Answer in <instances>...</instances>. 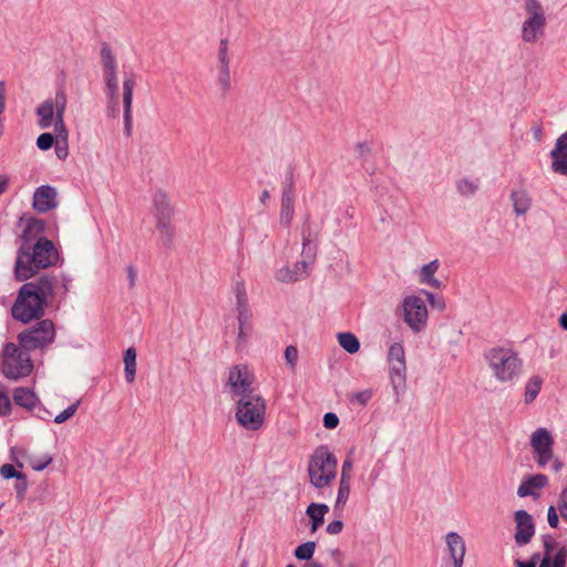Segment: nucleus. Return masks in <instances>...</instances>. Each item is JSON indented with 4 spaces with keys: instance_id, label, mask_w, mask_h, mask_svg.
Returning a JSON list of instances; mask_svg holds the SVG:
<instances>
[{
    "instance_id": "obj_1",
    "label": "nucleus",
    "mask_w": 567,
    "mask_h": 567,
    "mask_svg": "<svg viewBox=\"0 0 567 567\" xmlns=\"http://www.w3.org/2000/svg\"><path fill=\"white\" fill-rule=\"evenodd\" d=\"M45 224L42 219L30 218L21 236L22 244L17 252L16 278L20 281L32 278L39 270L52 266L58 260L53 243L44 237Z\"/></svg>"
},
{
    "instance_id": "obj_2",
    "label": "nucleus",
    "mask_w": 567,
    "mask_h": 567,
    "mask_svg": "<svg viewBox=\"0 0 567 567\" xmlns=\"http://www.w3.org/2000/svg\"><path fill=\"white\" fill-rule=\"evenodd\" d=\"M55 277L43 275L22 285L11 308L12 317L22 323L42 318L48 300L55 295Z\"/></svg>"
},
{
    "instance_id": "obj_3",
    "label": "nucleus",
    "mask_w": 567,
    "mask_h": 567,
    "mask_svg": "<svg viewBox=\"0 0 567 567\" xmlns=\"http://www.w3.org/2000/svg\"><path fill=\"white\" fill-rule=\"evenodd\" d=\"M338 461L329 447L318 446L308 462L309 483L317 489H326L337 477Z\"/></svg>"
},
{
    "instance_id": "obj_4",
    "label": "nucleus",
    "mask_w": 567,
    "mask_h": 567,
    "mask_svg": "<svg viewBox=\"0 0 567 567\" xmlns=\"http://www.w3.org/2000/svg\"><path fill=\"white\" fill-rule=\"evenodd\" d=\"M266 400L258 392L235 401L236 422L246 431H259L266 420Z\"/></svg>"
},
{
    "instance_id": "obj_5",
    "label": "nucleus",
    "mask_w": 567,
    "mask_h": 567,
    "mask_svg": "<svg viewBox=\"0 0 567 567\" xmlns=\"http://www.w3.org/2000/svg\"><path fill=\"white\" fill-rule=\"evenodd\" d=\"M488 368L495 379L502 383L512 382L518 378L523 361L516 352L511 349L495 348L486 354Z\"/></svg>"
},
{
    "instance_id": "obj_6",
    "label": "nucleus",
    "mask_w": 567,
    "mask_h": 567,
    "mask_svg": "<svg viewBox=\"0 0 567 567\" xmlns=\"http://www.w3.org/2000/svg\"><path fill=\"white\" fill-rule=\"evenodd\" d=\"M1 358V371L7 379L17 381L30 375L33 370L29 350H24L20 344L7 343L2 350Z\"/></svg>"
},
{
    "instance_id": "obj_7",
    "label": "nucleus",
    "mask_w": 567,
    "mask_h": 567,
    "mask_svg": "<svg viewBox=\"0 0 567 567\" xmlns=\"http://www.w3.org/2000/svg\"><path fill=\"white\" fill-rule=\"evenodd\" d=\"M544 555L534 554L528 561L516 560V567H566L567 547L549 535L542 537Z\"/></svg>"
},
{
    "instance_id": "obj_8",
    "label": "nucleus",
    "mask_w": 567,
    "mask_h": 567,
    "mask_svg": "<svg viewBox=\"0 0 567 567\" xmlns=\"http://www.w3.org/2000/svg\"><path fill=\"white\" fill-rule=\"evenodd\" d=\"M255 377L246 364H237L229 369L226 389L230 399L235 402L240 398H248L258 393L254 386Z\"/></svg>"
},
{
    "instance_id": "obj_9",
    "label": "nucleus",
    "mask_w": 567,
    "mask_h": 567,
    "mask_svg": "<svg viewBox=\"0 0 567 567\" xmlns=\"http://www.w3.org/2000/svg\"><path fill=\"white\" fill-rule=\"evenodd\" d=\"M389 378L393 391L399 400L406 386V360L404 347L400 342H394L388 350Z\"/></svg>"
},
{
    "instance_id": "obj_10",
    "label": "nucleus",
    "mask_w": 567,
    "mask_h": 567,
    "mask_svg": "<svg viewBox=\"0 0 567 567\" xmlns=\"http://www.w3.org/2000/svg\"><path fill=\"white\" fill-rule=\"evenodd\" d=\"M55 329L50 319L39 321L33 327L18 334L19 343L24 350L43 349L54 341Z\"/></svg>"
},
{
    "instance_id": "obj_11",
    "label": "nucleus",
    "mask_w": 567,
    "mask_h": 567,
    "mask_svg": "<svg viewBox=\"0 0 567 567\" xmlns=\"http://www.w3.org/2000/svg\"><path fill=\"white\" fill-rule=\"evenodd\" d=\"M525 10L527 18L522 24V40L526 43H535L545 31V11L538 0H525Z\"/></svg>"
},
{
    "instance_id": "obj_12",
    "label": "nucleus",
    "mask_w": 567,
    "mask_h": 567,
    "mask_svg": "<svg viewBox=\"0 0 567 567\" xmlns=\"http://www.w3.org/2000/svg\"><path fill=\"white\" fill-rule=\"evenodd\" d=\"M401 308L403 321L414 333H420L425 330L429 312L422 298L408 296L403 299Z\"/></svg>"
},
{
    "instance_id": "obj_13",
    "label": "nucleus",
    "mask_w": 567,
    "mask_h": 567,
    "mask_svg": "<svg viewBox=\"0 0 567 567\" xmlns=\"http://www.w3.org/2000/svg\"><path fill=\"white\" fill-rule=\"evenodd\" d=\"M530 446L539 467H545L554 457V437L545 427H539L530 435Z\"/></svg>"
},
{
    "instance_id": "obj_14",
    "label": "nucleus",
    "mask_w": 567,
    "mask_h": 567,
    "mask_svg": "<svg viewBox=\"0 0 567 567\" xmlns=\"http://www.w3.org/2000/svg\"><path fill=\"white\" fill-rule=\"evenodd\" d=\"M101 63L106 90L112 99L116 97L118 91L116 59L109 44L101 47Z\"/></svg>"
},
{
    "instance_id": "obj_15",
    "label": "nucleus",
    "mask_w": 567,
    "mask_h": 567,
    "mask_svg": "<svg viewBox=\"0 0 567 567\" xmlns=\"http://www.w3.org/2000/svg\"><path fill=\"white\" fill-rule=\"evenodd\" d=\"M311 254L309 259H302L293 265L282 266L275 272V279L280 284H295L309 277L311 272Z\"/></svg>"
},
{
    "instance_id": "obj_16",
    "label": "nucleus",
    "mask_w": 567,
    "mask_h": 567,
    "mask_svg": "<svg viewBox=\"0 0 567 567\" xmlns=\"http://www.w3.org/2000/svg\"><path fill=\"white\" fill-rule=\"evenodd\" d=\"M515 523L516 544L519 546L528 544L535 534V525L532 515L524 509H519L515 513Z\"/></svg>"
},
{
    "instance_id": "obj_17",
    "label": "nucleus",
    "mask_w": 567,
    "mask_h": 567,
    "mask_svg": "<svg viewBox=\"0 0 567 567\" xmlns=\"http://www.w3.org/2000/svg\"><path fill=\"white\" fill-rule=\"evenodd\" d=\"M56 189L49 185L38 187L33 194V208L39 213H47L56 207Z\"/></svg>"
},
{
    "instance_id": "obj_18",
    "label": "nucleus",
    "mask_w": 567,
    "mask_h": 567,
    "mask_svg": "<svg viewBox=\"0 0 567 567\" xmlns=\"http://www.w3.org/2000/svg\"><path fill=\"white\" fill-rule=\"evenodd\" d=\"M152 214L155 220L172 219L174 210L171 198L164 189H156L152 199Z\"/></svg>"
},
{
    "instance_id": "obj_19",
    "label": "nucleus",
    "mask_w": 567,
    "mask_h": 567,
    "mask_svg": "<svg viewBox=\"0 0 567 567\" xmlns=\"http://www.w3.org/2000/svg\"><path fill=\"white\" fill-rule=\"evenodd\" d=\"M68 104V95L63 87L56 90V113L54 132L56 134L58 142L68 141V130L64 124V112Z\"/></svg>"
},
{
    "instance_id": "obj_20",
    "label": "nucleus",
    "mask_w": 567,
    "mask_h": 567,
    "mask_svg": "<svg viewBox=\"0 0 567 567\" xmlns=\"http://www.w3.org/2000/svg\"><path fill=\"white\" fill-rule=\"evenodd\" d=\"M551 168L555 173L567 176V133L558 137L555 148L550 152Z\"/></svg>"
},
{
    "instance_id": "obj_21",
    "label": "nucleus",
    "mask_w": 567,
    "mask_h": 567,
    "mask_svg": "<svg viewBox=\"0 0 567 567\" xmlns=\"http://www.w3.org/2000/svg\"><path fill=\"white\" fill-rule=\"evenodd\" d=\"M135 87V79L133 75L125 76L123 81V106H124V125L127 135L132 130V102L133 91Z\"/></svg>"
},
{
    "instance_id": "obj_22",
    "label": "nucleus",
    "mask_w": 567,
    "mask_h": 567,
    "mask_svg": "<svg viewBox=\"0 0 567 567\" xmlns=\"http://www.w3.org/2000/svg\"><path fill=\"white\" fill-rule=\"evenodd\" d=\"M548 484V477L544 474H535L525 478L517 488L519 497H539V491Z\"/></svg>"
},
{
    "instance_id": "obj_23",
    "label": "nucleus",
    "mask_w": 567,
    "mask_h": 567,
    "mask_svg": "<svg viewBox=\"0 0 567 567\" xmlns=\"http://www.w3.org/2000/svg\"><path fill=\"white\" fill-rule=\"evenodd\" d=\"M295 189L291 183L286 185L281 195L280 223L289 227L295 215Z\"/></svg>"
},
{
    "instance_id": "obj_24",
    "label": "nucleus",
    "mask_w": 567,
    "mask_h": 567,
    "mask_svg": "<svg viewBox=\"0 0 567 567\" xmlns=\"http://www.w3.org/2000/svg\"><path fill=\"white\" fill-rule=\"evenodd\" d=\"M55 113L56 94L53 99L45 100L37 106L35 114L38 116V126L40 128H49L53 123H55Z\"/></svg>"
},
{
    "instance_id": "obj_25",
    "label": "nucleus",
    "mask_w": 567,
    "mask_h": 567,
    "mask_svg": "<svg viewBox=\"0 0 567 567\" xmlns=\"http://www.w3.org/2000/svg\"><path fill=\"white\" fill-rule=\"evenodd\" d=\"M446 547L452 560L465 558L466 545L463 537L456 532H450L445 536Z\"/></svg>"
},
{
    "instance_id": "obj_26",
    "label": "nucleus",
    "mask_w": 567,
    "mask_h": 567,
    "mask_svg": "<svg viewBox=\"0 0 567 567\" xmlns=\"http://www.w3.org/2000/svg\"><path fill=\"white\" fill-rule=\"evenodd\" d=\"M13 402L29 411L33 410L39 403V398L37 394L29 388L20 386L14 389L13 391Z\"/></svg>"
},
{
    "instance_id": "obj_27",
    "label": "nucleus",
    "mask_w": 567,
    "mask_h": 567,
    "mask_svg": "<svg viewBox=\"0 0 567 567\" xmlns=\"http://www.w3.org/2000/svg\"><path fill=\"white\" fill-rule=\"evenodd\" d=\"M155 229L158 244L165 248L171 247L175 237V227L172 219L156 220Z\"/></svg>"
},
{
    "instance_id": "obj_28",
    "label": "nucleus",
    "mask_w": 567,
    "mask_h": 567,
    "mask_svg": "<svg viewBox=\"0 0 567 567\" xmlns=\"http://www.w3.org/2000/svg\"><path fill=\"white\" fill-rule=\"evenodd\" d=\"M514 212L517 216L525 215L532 206V198L525 189H517L511 193Z\"/></svg>"
},
{
    "instance_id": "obj_29",
    "label": "nucleus",
    "mask_w": 567,
    "mask_h": 567,
    "mask_svg": "<svg viewBox=\"0 0 567 567\" xmlns=\"http://www.w3.org/2000/svg\"><path fill=\"white\" fill-rule=\"evenodd\" d=\"M329 512L326 504L311 503L306 509L307 516L311 519V532L315 533L324 520V515Z\"/></svg>"
},
{
    "instance_id": "obj_30",
    "label": "nucleus",
    "mask_w": 567,
    "mask_h": 567,
    "mask_svg": "<svg viewBox=\"0 0 567 567\" xmlns=\"http://www.w3.org/2000/svg\"><path fill=\"white\" fill-rule=\"evenodd\" d=\"M123 361L125 380L127 381V383H132L134 382L136 374V351L133 347L126 349Z\"/></svg>"
},
{
    "instance_id": "obj_31",
    "label": "nucleus",
    "mask_w": 567,
    "mask_h": 567,
    "mask_svg": "<svg viewBox=\"0 0 567 567\" xmlns=\"http://www.w3.org/2000/svg\"><path fill=\"white\" fill-rule=\"evenodd\" d=\"M234 291L236 296L237 312L240 313L244 319H246L247 313H250V310L244 282L237 281L235 284Z\"/></svg>"
},
{
    "instance_id": "obj_32",
    "label": "nucleus",
    "mask_w": 567,
    "mask_h": 567,
    "mask_svg": "<svg viewBox=\"0 0 567 567\" xmlns=\"http://www.w3.org/2000/svg\"><path fill=\"white\" fill-rule=\"evenodd\" d=\"M437 269H439L437 260H433V261L424 265L420 271L421 282L427 284V285L432 286L433 288H439L440 281L436 278H434V274L437 271Z\"/></svg>"
},
{
    "instance_id": "obj_33",
    "label": "nucleus",
    "mask_w": 567,
    "mask_h": 567,
    "mask_svg": "<svg viewBox=\"0 0 567 567\" xmlns=\"http://www.w3.org/2000/svg\"><path fill=\"white\" fill-rule=\"evenodd\" d=\"M338 342L342 349L353 354L359 351L360 342L359 339L351 332H340L337 336Z\"/></svg>"
},
{
    "instance_id": "obj_34",
    "label": "nucleus",
    "mask_w": 567,
    "mask_h": 567,
    "mask_svg": "<svg viewBox=\"0 0 567 567\" xmlns=\"http://www.w3.org/2000/svg\"><path fill=\"white\" fill-rule=\"evenodd\" d=\"M350 482L351 481H347L344 475L340 477L334 509H342L344 507L350 495Z\"/></svg>"
},
{
    "instance_id": "obj_35",
    "label": "nucleus",
    "mask_w": 567,
    "mask_h": 567,
    "mask_svg": "<svg viewBox=\"0 0 567 567\" xmlns=\"http://www.w3.org/2000/svg\"><path fill=\"white\" fill-rule=\"evenodd\" d=\"M238 319V333H237V343L244 344L247 342L250 331H251V313H247V318L244 319L240 313L237 316Z\"/></svg>"
},
{
    "instance_id": "obj_36",
    "label": "nucleus",
    "mask_w": 567,
    "mask_h": 567,
    "mask_svg": "<svg viewBox=\"0 0 567 567\" xmlns=\"http://www.w3.org/2000/svg\"><path fill=\"white\" fill-rule=\"evenodd\" d=\"M542 386V381L538 377L532 378L527 385L525 391V402L530 403L533 402L536 396L538 395Z\"/></svg>"
},
{
    "instance_id": "obj_37",
    "label": "nucleus",
    "mask_w": 567,
    "mask_h": 567,
    "mask_svg": "<svg viewBox=\"0 0 567 567\" xmlns=\"http://www.w3.org/2000/svg\"><path fill=\"white\" fill-rule=\"evenodd\" d=\"M309 252L311 254V262L313 264L316 257V245H312L310 231L302 230V259H309Z\"/></svg>"
},
{
    "instance_id": "obj_38",
    "label": "nucleus",
    "mask_w": 567,
    "mask_h": 567,
    "mask_svg": "<svg viewBox=\"0 0 567 567\" xmlns=\"http://www.w3.org/2000/svg\"><path fill=\"white\" fill-rule=\"evenodd\" d=\"M315 549V542H306L295 549V556L300 560H309L313 556Z\"/></svg>"
},
{
    "instance_id": "obj_39",
    "label": "nucleus",
    "mask_w": 567,
    "mask_h": 567,
    "mask_svg": "<svg viewBox=\"0 0 567 567\" xmlns=\"http://www.w3.org/2000/svg\"><path fill=\"white\" fill-rule=\"evenodd\" d=\"M218 69V84L223 92H227L230 89V71L228 65H217Z\"/></svg>"
},
{
    "instance_id": "obj_40",
    "label": "nucleus",
    "mask_w": 567,
    "mask_h": 567,
    "mask_svg": "<svg viewBox=\"0 0 567 567\" xmlns=\"http://www.w3.org/2000/svg\"><path fill=\"white\" fill-rule=\"evenodd\" d=\"M456 188L462 196H471L476 193L478 186L471 179L462 178L456 183Z\"/></svg>"
},
{
    "instance_id": "obj_41",
    "label": "nucleus",
    "mask_w": 567,
    "mask_h": 567,
    "mask_svg": "<svg viewBox=\"0 0 567 567\" xmlns=\"http://www.w3.org/2000/svg\"><path fill=\"white\" fill-rule=\"evenodd\" d=\"M79 406H80V401H76L75 403L71 404L65 410H63L61 413L55 415L54 422L56 424H62V423L66 422L69 419H71L76 413Z\"/></svg>"
},
{
    "instance_id": "obj_42",
    "label": "nucleus",
    "mask_w": 567,
    "mask_h": 567,
    "mask_svg": "<svg viewBox=\"0 0 567 567\" xmlns=\"http://www.w3.org/2000/svg\"><path fill=\"white\" fill-rule=\"evenodd\" d=\"M298 359V349L295 346H288L285 350V360L292 371L296 369Z\"/></svg>"
},
{
    "instance_id": "obj_43",
    "label": "nucleus",
    "mask_w": 567,
    "mask_h": 567,
    "mask_svg": "<svg viewBox=\"0 0 567 567\" xmlns=\"http://www.w3.org/2000/svg\"><path fill=\"white\" fill-rule=\"evenodd\" d=\"M218 65H228L229 56H228V41L226 39L220 40L218 47Z\"/></svg>"
},
{
    "instance_id": "obj_44",
    "label": "nucleus",
    "mask_w": 567,
    "mask_h": 567,
    "mask_svg": "<svg viewBox=\"0 0 567 567\" xmlns=\"http://www.w3.org/2000/svg\"><path fill=\"white\" fill-rule=\"evenodd\" d=\"M22 474L21 472H18L13 465L11 464H3L1 467H0V475L6 478V480H10V478H21L22 477Z\"/></svg>"
},
{
    "instance_id": "obj_45",
    "label": "nucleus",
    "mask_w": 567,
    "mask_h": 567,
    "mask_svg": "<svg viewBox=\"0 0 567 567\" xmlns=\"http://www.w3.org/2000/svg\"><path fill=\"white\" fill-rule=\"evenodd\" d=\"M54 142L53 135L51 133H42L37 138V146L41 151H47L52 147Z\"/></svg>"
},
{
    "instance_id": "obj_46",
    "label": "nucleus",
    "mask_w": 567,
    "mask_h": 567,
    "mask_svg": "<svg viewBox=\"0 0 567 567\" xmlns=\"http://www.w3.org/2000/svg\"><path fill=\"white\" fill-rule=\"evenodd\" d=\"M372 390L367 389L351 395V401L364 406L372 398Z\"/></svg>"
},
{
    "instance_id": "obj_47",
    "label": "nucleus",
    "mask_w": 567,
    "mask_h": 567,
    "mask_svg": "<svg viewBox=\"0 0 567 567\" xmlns=\"http://www.w3.org/2000/svg\"><path fill=\"white\" fill-rule=\"evenodd\" d=\"M558 512L564 520L567 522V486L561 491L557 501Z\"/></svg>"
},
{
    "instance_id": "obj_48",
    "label": "nucleus",
    "mask_w": 567,
    "mask_h": 567,
    "mask_svg": "<svg viewBox=\"0 0 567 567\" xmlns=\"http://www.w3.org/2000/svg\"><path fill=\"white\" fill-rule=\"evenodd\" d=\"M17 480L18 481L14 484V489H16V493H17V497L19 499H23L29 484H28V481H27V477H25L24 474H22L21 478H17Z\"/></svg>"
},
{
    "instance_id": "obj_49",
    "label": "nucleus",
    "mask_w": 567,
    "mask_h": 567,
    "mask_svg": "<svg viewBox=\"0 0 567 567\" xmlns=\"http://www.w3.org/2000/svg\"><path fill=\"white\" fill-rule=\"evenodd\" d=\"M51 276L56 278L55 292L58 291L59 288H61L62 295H63V297H65L66 293L69 292V284L71 282V279L65 275H61V276L51 275Z\"/></svg>"
},
{
    "instance_id": "obj_50",
    "label": "nucleus",
    "mask_w": 567,
    "mask_h": 567,
    "mask_svg": "<svg viewBox=\"0 0 567 567\" xmlns=\"http://www.w3.org/2000/svg\"><path fill=\"white\" fill-rule=\"evenodd\" d=\"M11 411V402L4 392L0 391V416L9 414Z\"/></svg>"
},
{
    "instance_id": "obj_51",
    "label": "nucleus",
    "mask_w": 567,
    "mask_h": 567,
    "mask_svg": "<svg viewBox=\"0 0 567 567\" xmlns=\"http://www.w3.org/2000/svg\"><path fill=\"white\" fill-rule=\"evenodd\" d=\"M557 512H558L557 506L550 505L548 507L547 520H548L549 526L553 528H557L558 524H559V517H558Z\"/></svg>"
},
{
    "instance_id": "obj_52",
    "label": "nucleus",
    "mask_w": 567,
    "mask_h": 567,
    "mask_svg": "<svg viewBox=\"0 0 567 567\" xmlns=\"http://www.w3.org/2000/svg\"><path fill=\"white\" fill-rule=\"evenodd\" d=\"M339 424V417L332 412H328L323 416V425L326 429H336Z\"/></svg>"
},
{
    "instance_id": "obj_53",
    "label": "nucleus",
    "mask_w": 567,
    "mask_h": 567,
    "mask_svg": "<svg viewBox=\"0 0 567 567\" xmlns=\"http://www.w3.org/2000/svg\"><path fill=\"white\" fill-rule=\"evenodd\" d=\"M52 462V458L50 456H45L43 461H38L35 458H29L30 466L34 471H43L50 463Z\"/></svg>"
},
{
    "instance_id": "obj_54",
    "label": "nucleus",
    "mask_w": 567,
    "mask_h": 567,
    "mask_svg": "<svg viewBox=\"0 0 567 567\" xmlns=\"http://www.w3.org/2000/svg\"><path fill=\"white\" fill-rule=\"evenodd\" d=\"M426 296H427V300H429L430 305H431L433 308H435V309H437V310H440V311H443V310L445 309V301H444V299H443V298H436V297H435L433 293H431V292H427V293H426Z\"/></svg>"
},
{
    "instance_id": "obj_55",
    "label": "nucleus",
    "mask_w": 567,
    "mask_h": 567,
    "mask_svg": "<svg viewBox=\"0 0 567 567\" xmlns=\"http://www.w3.org/2000/svg\"><path fill=\"white\" fill-rule=\"evenodd\" d=\"M343 528V523L339 519L332 520L327 526V532L331 535H338Z\"/></svg>"
},
{
    "instance_id": "obj_56",
    "label": "nucleus",
    "mask_w": 567,
    "mask_h": 567,
    "mask_svg": "<svg viewBox=\"0 0 567 567\" xmlns=\"http://www.w3.org/2000/svg\"><path fill=\"white\" fill-rule=\"evenodd\" d=\"M55 153H56V156H58L60 159H64V158H66V156H68V154H69V151H68V141H65V142H56Z\"/></svg>"
},
{
    "instance_id": "obj_57",
    "label": "nucleus",
    "mask_w": 567,
    "mask_h": 567,
    "mask_svg": "<svg viewBox=\"0 0 567 567\" xmlns=\"http://www.w3.org/2000/svg\"><path fill=\"white\" fill-rule=\"evenodd\" d=\"M351 468H352V462L350 460H346L342 464L340 477H342L344 475L347 477V481H351V475H350Z\"/></svg>"
},
{
    "instance_id": "obj_58",
    "label": "nucleus",
    "mask_w": 567,
    "mask_h": 567,
    "mask_svg": "<svg viewBox=\"0 0 567 567\" xmlns=\"http://www.w3.org/2000/svg\"><path fill=\"white\" fill-rule=\"evenodd\" d=\"M126 272H127V279H128L130 287L133 288L135 286V281H136V271L133 266H128L126 269Z\"/></svg>"
},
{
    "instance_id": "obj_59",
    "label": "nucleus",
    "mask_w": 567,
    "mask_h": 567,
    "mask_svg": "<svg viewBox=\"0 0 567 567\" xmlns=\"http://www.w3.org/2000/svg\"><path fill=\"white\" fill-rule=\"evenodd\" d=\"M6 106V95H4V84L0 82V114L4 111Z\"/></svg>"
},
{
    "instance_id": "obj_60",
    "label": "nucleus",
    "mask_w": 567,
    "mask_h": 567,
    "mask_svg": "<svg viewBox=\"0 0 567 567\" xmlns=\"http://www.w3.org/2000/svg\"><path fill=\"white\" fill-rule=\"evenodd\" d=\"M8 184H9L8 177L3 176L0 178V195H2L7 190Z\"/></svg>"
},
{
    "instance_id": "obj_61",
    "label": "nucleus",
    "mask_w": 567,
    "mask_h": 567,
    "mask_svg": "<svg viewBox=\"0 0 567 567\" xmlns=\"http://www.w3.org/2000/svg\"><path fill=\"white\" fill-rule=\"evenodd\" d=\"M559 324L564 330H567V312L559 317Z\"/></svg>"
},
{
    "instance_id": "obj_62",
    "label": "nucleus",
    "mask_w": 567,
    "mask_h": 567,
    "mask_svg": "<svg viewBox=\"0 0 567 567\" xmlns=\"http://www.w3.org/2000/svg\"><path fill=\"white\" fill-rule=\"evenodd\" d=\"M563 467V463L558 460H555V462L553 463V470L554 472H559Z\"/></svg>"
},
{
    "instance_id": "obj_63",
    "label": "nucleus",
    "mask_w": 567,
    "mask_h": 567,
    "mask_svg": "<svg viewBox=\"0 0 567 567\" xmlns=\"http://www.w3.org/2000/svg\"><path fill=\"white\" fill-rule=\"evenodd\" d=\"M270 197V194L267 189H265L262 193H261V196H260V202L261 203H266Z\"/></svg>"
},
{
    "instance_id": "obj_64",
    "label": "nucleus",
    "mask_w": 567,
    "mask_h": 567,
    "mask_svg": "<svg viewBox=\"0 0 567 567\" xmlns=\"http://www.w3.org/2000/svg\"><path fill=\"white\" fill-rule=\"evenodd\" d=\"M380 476V471L379 470H373L371 473H370V478L372 482H375Z\"/></svg>"
}]
</instances>
